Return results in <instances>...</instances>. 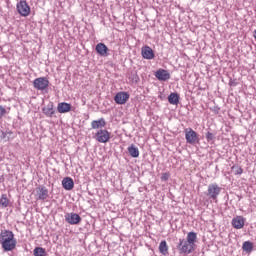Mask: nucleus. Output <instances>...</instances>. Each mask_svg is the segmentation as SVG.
I'll return each mask as SVG.
<instances>
[{"instance_id": "2", "label": "nucleus", "mask_w": 256, "mask_h": 256, "mask_svg": "<svg viewBox=\"0 0 256 256\" xmlns=\"http://www.w3.org/2000/svg\"><path fill=\"white\" fill-rule=\"evenodd\" d=\"M0 244L2 245L3 251H13L17 247V240L13 231L4 230L0 233Z\"/></svg>"}, {"instance_id": "10", "label": "nucleus", "mask_w": 256, "mask_h": 256, "mask_svg": "<svg viewBox=\"0 0 256 256\" xmlns=\"http://www.w3.org/2000/svg\"><path fill=\"white\" fill-rule=\"evenodd\" d=\"M130 95L127 92H118L114 96V101L117 105H125L129 101Z\"/></svg>"}, {"instance_id": "12", "label": "nucleus", "mask_w": 256, "mask_h": 256, "mask_svg": "<svg viewBox=\"0 0 256 256\" xmlns=\"http://www.w3.org/2000/svg\"><path fill=\"white\" fill-rule=\"evenodd\" d=\"M141 55L143 59H148V60L155 59V52H153V49L149 46L142 47Z\"/></svg>"}, {"instance_id": "22", "label": "nucleus", "mask_w": 256, "mask_h": 256, "mask_svg": "<svg viewBox=\"0 0 256 256\" xmlns=\"http://www.w3.org/2000/svg\"><path fill=\"white\" fill-rule=\"evenodd\" d=\"M11 203V200H9V198H7V194H2L1 198H0V207H9Z\"/></svg>"}, {"instance_id": "7", "label": "nucleus", "mask_w": 256, "mask_h": 256, "mask_svg": "<svg viewBox=\"0 0 256 256\" xmlns=\"http://www.w3.org/2000/svg\"><path fill=\"white\" fill-rule=\"evenodd\" d=\"M64 218L69 225H79L82 221L81 216L75 212L66 213Z\"/></svg>"}, {"instance_id": "1", "label": "nucleus", "mask_w": 256, "mask_h": 256, "mask_svg": "<svg viewBox=\"0 0 256 256\" xmlns=\"http://www.w3.org/2000/svg\"><path fill=\"white\" fill-rule=\"evenodd\" d=\"M197 243V233L188 232L186 239L180 238L176 246L180 255H191L195 251V244Z\"/></svg>"}, {"instance_id": "24", "label": "nucleus", "mask_w": 256, "mask_h": 256, "mask_svg": "<svg viewBox=\"0 0 256 256\" xmlns=\"http://www.w3.org/2000/svg\"><path fill=\"white\" fill-rule=\"evenodd\" d=\"M34 256H46L47 252L45 251V248L43 247H36L33 251Z\"/></svg>"}, {"instance_id": "14", "label": "nucleus", "mask_w": 256, "mask_h": 256, "mask_svg": "<svg viewBox=\"0 0 256 256\" xmlns=\"http://www.w3.org/2000/svg\"><path fill=\"white\" fill-rule=\"evenodd\" d=\"M232 227H234V229H243V227H245V218H243V216L233 218Z\"/></svg>"}, {"instance_id": "19", "label": "nucleus", "mask_w": 256, "mask_h": 256, "mask_svg": "<svg viewBox=\"0 0 256 256\" xmlns=\"http://www.w3.org/2000/svg\"><path fill=\"white\" fill-rule=\"evenodd\" d=\"M159 251L161 255H169V246L167 245V241L162 240L159 244Z\"/></svg>"}, {"instance_id": "21", "label": "nucleus", "mask_w": 256, "mask_h": 256, "mask_svg": "<svg viewBox=\"0 0 256 256\" xmlns=\"http://www.w3.org/2000/svg\"><path fill=\"white\" fill-rule=\"evenodd\" d=\"M128 153L134 158L139 157V148H137L135 145H131L128 147Z\"/></svg>"}, {"instance_id": "5", "label": "nucleus", "mask_w": 256, "mask_h": 256, "mask_svg": "<svg viewBox=\"0 0 256 256\" xmlns=\"http://www.w3.org/2000/svg\"><path fill=\"white\" fill-rule=\"evenodd\" d=\"M33 87L37 89V91H45V89L49 87V80L45 77L36 78L33 81Z\"/></svg>"}, {"instance_id": "9", "label": "nucleus", "mask_w": 256, "mask_h": 256, "mask_svg": "<svg viewBox=\"0 0 256 256\" xmlns=\"http://www.w3.org/2000/svg\"><path fill=\"white\" fill-rule=\"evenodd\" d=\"M37 201H45L49 197V189L45 186H39L36 188Z\"/></svg>"}, {"instance_id": "8", "label": "nucleus", "mask_w": 256, "mask_h": 256, "mask_svg": "<svg viewBox=\"0 0 256 256\" xmlns=\"http://www.w3.org/2000/svg\"><path fill=\"white\" fill-rule=\"evenodd\" d=\"M95 139L98 143H107L109 139H111V135L109 134V131L100 129L95 134Z\"/></svg>"}, {"instance_id": "4", "label": "nucleus", "mask_w": 256, "mask_h": 256, "mask_svg": "<svg viewBox=\"0 0 256 256\" xmlns=\"http://www.w3.org/2000/svg\"><path fill=\"white\" fill-rule=\"evenodd\" d=\"M16 8L21 17H29V14L31 13V8L29 7V4H27V1L21 0L17 3Z\"/></svg>"}, {"instance_id": "3", "label": "nucleus", "mask_w": 256, "mask_h": 256, "mask_svg": "<svg viewBox=\"0 0 256 256\" xmlns=\"http://www.w3.org/2000/svg\"><path fill=\"white\" fill-rule=\"evenodd\" d=\"M184 133L186 142L189 143V145H197V143H199V135L193 128H186Z\"/></svg>"}, {"instance_id": "20", "label": "nucleus", "mask_w": 256, "mask_h": 256, "mask_svg": "<svg viewBox=\"0 0 256 256\" xmlns=\"http://www.w3.org/2000/svg\"><path fill=\"white\" fill-rule=\"evenodd\" d=\"M168 103H170V105H179V94L170 93L168 96Z\"/></svg>"}, {"instance_id": "13", "label": "nucleus", "mask_w": 256, "mask_h": 256, "mask_svg": "<svg viewBox=\"0 0 256 256\" xmlns=\"http://www.w3.org/2000/svg\"><path fill=\"white\" fill-rule=\"evenodd\" d=\"M96 52L100 57H109V48L105 43H98L96 45Z\"/></svg>"}, {"instance_id": "29", "label": "nucleus", "mask_w": 256, "mask_h": 256, "mask_svg": "<svg viewBox=\"0 0 256 256\" xmlns=\"http://www.w3.org/2000/svg\"><path fill=\"white\" fill-rule=\"evenodd\" d=\"M167 179H169V176L167 174H164L162 176V181H167Z\"/></svg>"}, {"instance_id": "26", "label": "nucleus", "mask_w": 256, "mask_h": 256, "mask_svg": "<svg viewBox=\"0 0 256 256\" xmlns=\"http://www.w3.org/2000/svg\"><path fill=\"white\" fill-rule=\"evenodd\" d=\"M232 171L234 172L235 175H243V168L239 166H233Z\"/></svg>"}, {"instance_id": "27", "label": "nucleus", "mask_w": 256, "mask_h": 256, "mask_svg": "<svg viewBox=\"0 0 256 256\" xmlns=\"http://www.w3.org/2000/svg\"><path fill=\"white\" fill-rule=\"evenodd\" d=\"M7 114V109L0 105V119Z\"/></svg>"}, {"instance_id": "6", "label": "nucleus", "mask_w": 256, "mask_h": 256, "mask_svg": "<svg viewBox=\"0 0 256 256\" xmlns=\"http://www.w3.org/2000/svg\"><path fill=\"white\" fill-rule=\"evenodd\" d=\"M220 194H221V187H219V185L209 184L208 190H207V197H209V199H212L213 201H215V199H217V197H219Z\"/></svg>"}, {"instance_id": "25", "label": "nucleus", "mask_w": 256, "mask_h": 256, "mask_svg": "<svg viewBox=\"0 0 256 256\" xmlns=\"http://www.w3.org/2000/svg\"><path fill=\"white\" fill-rule=\"evenodd\" d=\"M129 81H131V83H139V75H137L135 72H132L129 76Z\"/></svg>"}, {"instance_id": "28", "label": "nucleus", "mask_w": 256, "mask_h": 256, "mask_svg": "<svg viewBox=\"0 0 256 256\" xmlns=\"http://www.w3.org/2000/svg\"><path fill=\"white\" fill-rule=\"evenodd\" d=\"M206 139L207 141H213V139H215V136L213 135V133L207 132Z\"/></svg>"}, {"instance_id": "18", "label": "nucleus", "mask_w": 256, "mask_h": 256, "mask_svg": "<svg viewBox=\"0 0 256 256\" xmlns=\"http://www.w3.org/2000/svg\"><path fill=\"white\" fill-rule=\"evenodd\" d=\"M42 113H44L46 117H53V115H55L53 103L50 102L46 107L42 108Z\"/></svg>"}, {"instance_id": "15", "label": "nucleus", "mask_w": 256, "mask_h": 256, "mask_svg": "<svg viewBox=\"0 0 256 256\" xmlns=\"http://www.w3.org/2000/svg\"><path fill=\"white\" fill-rule=\"evenodd\" d=\"M62 187H64L66 191H71L73 187H75V182H73L71 177H66L62 180Z\"/></svg>"}, {"instance_id": "16", "label": "nucleus", "mask_w": 256, "mask_h": 256, "mask_svg": "<svg viewBox=\"0 0 256 256\" xmlns=\"http://www.w3.org/2000/svg\"><path fill=\"white\" fill-rule=\"evenodd\" d=\"M105 125H107V122H105V118H100L91 122V129H103Z\"/></svg>"}, {"instance_id": "17", "label": "nucleus", "mask_w": 256, "mask_h": 256, "mask_svg": "<svg viewBox=\"0 0 256 256\" xmlns=\"http://www.w3.org/2000/svg\"><path fill=\"white\" fill-rule=\"evenodd\" d=\"M58 113H69L71 111V104L67 102H60L57 106Z\"/></svg>"}, {"instance_id": "11", "label": "nucleus", "mask_w": 256, "mask_h": 256, "mask_svg": "<svg viewBox=\"0 0 256 256\" xmlns=\"http://www.w3.org/2000/svg\"><path fill=\"white\" fill-rule=\"evenodd\" d=\"M155 77L158 81H169V79H171V74L165 69H159L156 71Z\"/></svg>"}, {"instance_id": "23", "label": "nucleus", "mask_w": 256, "mask_h": 256, "mask_svg": "<svg viewBox=\"0 0 256 256\" xmlns=\"http://www.w3.org/2000/svg\"><path fill=\"white\" fill-rule=\"evenodd\" d=\"M242 250L245 253H251L253 251V243L251 241H245L242 245Z\"/></svg>"}]
</instances>
